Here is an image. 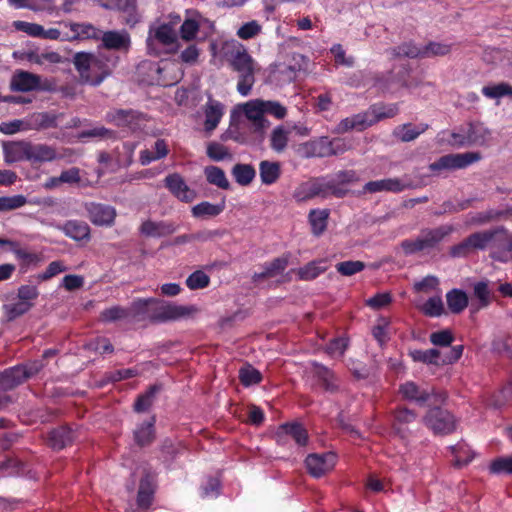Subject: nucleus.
<instances>
[{
	"label": "nucleus",
	"instance_id": "nucleus-1",
	"mask_svg": "<svg viewBox=\"0 0 512 512\" xmlns=\"http://www.w3.org/2000/svg\"><path fill=\"white\" fill-rule=\"evenodd\" d=\"M491 250V256L499 261H507L512 250V238L503 227L471 234L466 240L454 246V257L466 256L474 250Z\"/></svg>",
	"mask_w": 512,
	"mask_h": 512
},
{
	"label": "nucleus",
	"instance_id": "nucleus-2",
	"mask_svg": "<svg viewBox=\"0 0 512 512\" xmlns=\"http://www.w3.org/2000/svg\"><path fill=\"white\" fill-rule=\"evenodd\" d=\"M117 62L118 56H108L105 53L79 52L73 58L81 81L92 86L100 85L111 74Z\"/></svg>",
	"mask_w": 512,
	"mask_h": 512
},
{
	"label": "nucleus",
	"instance_id": "nucleus-3",
	"mask_svg": "<svg viewBox=\"0 0 512 512\" xmlns=\"http://www.w3.org/2000/svg\"><path fill=\"white\" fill-rule=\"evenodd\" d=\"M493 140L492 131L481 122H469L449 133L441 131L437 135L439 144L462 148L469 146L488 147Z\"/></svg>",
	"mask_w": 512,
	"mask_h": 512
},
{
	"label": "nucleus",
	"instance_id": "nucleus-4",
	"mask_svg": "<svg viewBox=\"0 0 512 512\" xmlns=\"http://www.w3.org/2000/svg\"><path fill=\"white\" fill-rule=\"evenodd\" d=\"M169 22L157 21L150 25L146 39L147 51L150 55L160 56L173 53L178 49L176 26L180 22L179 15H170Z\"/></svg>",
	"mask_w": 512,
	"mask_h": 512
},
{
	"label": "nucleus",
	"instance_id": "nucleus-5",
	"mask_svg": "<svg viewBox=\"0 0 512 512\" xmlns=\"http://www.w3.org/2000/svg\"><path fill=\"white\" fill-rule=\"evenodd\" d=\"M239 109L245 117L251 122L255 131L263 132L270 127V121L265 117L266 114L283 119L287 115V109L278 101L253 99L240 104Z\"/></svg>",
	"mask_w": 512,
	"mask_h": 512
},
{
	"label": "nucleus",
	"instance_id": "nucleus-6",
	"mask_svg": "<svg viewBox=\"0 0 512 512\" xmlns=\"http://www.w3.org/2000/svg\"><path fill=\"white\" fill-rule=\"evenodd\" d=\"M231 64L233 69L239 73L237 91L241 96L246 97L255 83L254 74L258 70V65L243 46L235 50Z\"/></svg>",
	"mask_w": 512,
	"mask_h": 512
},
{
	"label": "nucleus",
	"instance_id": "nucleus-7",
	"mask_svg": "<svg viewBox=\"0 0 512 512\" xmlns=\"http://www.w3.org/2000/svg\"><path fill=\"white\" fill-rule=\"evenodd\" d=\"M398 393L403 400L416 403L417 405L426 404L432 397L435 401H443L445 396L434 393V390L426 384H418L414 381H406L399 386Z\"/></svg>",
	"mask_w": 512,
	"mask_h": 512
},
{
	"label": "nucleus",
	"instance_id": "nucleus-8",
	"mask_svg": "<svg viewBox=\"0 0 512 512\" xmlns=\"http://www.w3.org/2000/svg\"><path fill=\"white\" fill-rule=\"evenodd\" d=\"M480 159L481 155L478 152L448 154L431 163L429 168L432 172L441 174L444 171L466 168Z\"/></svg>",
	"mask_w": 512,
	"mask_h": 512
},
{
	"label": "nucleus",
	"instance_id": "nucleus-9",
	"mask_svg": "<svg viewBox=\"0 0 512 512\" xmlns=\"http://www.w3.org/2000/svg\"><path fill=\"white\" fill-rule=\"evenodd\" d=\"M450 231L451 229L446 227L429 230L422 233L416 239L404 240L401 243V247L407 255L429 250L448 235Z\"/></svg>",
	"mask_w": 512,
	"mask_h": 512
},
{
	"label": "nucleus",
	"instance_id": "nucleus-10",
	"mask_svg": "<svg viewBox=\"0 0 512 512\" xmlns=\"http://www.w3.org/2000/svg\"><path fill=\"white\" fill-rule=\"evenodd\" d=\"M424 422L435 434H450L456 428L454 416L447 410L433 408L428 411Z\"/></svg>",
	"mask_w": 512,
	"mask_h": 512
},
{
	"label": "nucleus",
	"instance_id": "nucleus-11",
	"mask_svg": "<svg viewBox=\"0 0 512 512\" xmlns=\"http://www.w3.org/2000/svg\"><path fill=\"white\" fill-rule=\"evenodd\" d=\"M106 121L118 127L137 131L143 128L146 118L143 114L134 110L117 109L107 113Z\"/></svg>",
	"mask_w": 512,
	"mask_h": 512
},
{
	"label": "nucleus",
	"instance_id": "nucleus-12",
	"mask_svg": "<svg viewBox=\"0 0 512 512\" xmlns=\"http://www.w3.org/2000/svg\"><path fill=\"white\" fill-rule=\"evenodd\" d=\"M335 464L336 455L333 452L309 454L305 460L308 472L315 478H319L330 472Z\"/></svg>",
	"mask_w": 512,
	"mask_h": 512
},
{
	"label": "nucleus",
	"instance_id": "nucleus-13",
	"mask_svg": "<svg viewBox=\"0 0 512 512\" xmlns=\"http://www.w3.org/2000/svg\"><path fill=\"white\" fill-rule=\"evenodd\" d=\"M89 220L96 226L110 227L116 218V209L113 206L90 202L85 205Z\"/></svg>",
	"mask_w": 512,
	"mask_h": 512
},
{
	"label": "nucleus",
	"instance_id": "nucleus-14",
	"mask_svg": "<svg viewBox=\"0 0 512 512\" xmlns=\"http://www.w3.org/2000/svg\"><path fill=\"white\" fill-rule=\"evenodd\" d=\"M42 365L35 367L15 366L0 374V388L10 390L38 372Z\"/></svg>",
	"mask_w": 512,
	"mask_h": 512
},
{
	"label": "nucleus",
	"instance_id": "nucleus-15",
	"mask_svg": "<svg viewBox=\"0 0 512 512\" xmlns=\"http://www.w3.org/2000/svg\"><path fill=\"white\" fill-rule=\"evenodd\" d=\"M410 184L400 178H386L376 181H370L365 184L363 191L365 193L392 192L399 193L409 188Z\"/></svg>",
	"mask_w": 512,
	"mask_h": 512
},
{
	"label": "nucleus",
	"instance_id": "nucleus-16",
	"mask_svg": "<svg viewBox=\"0 0 512 512\" xmlns=\"http://www.w3.org/2000/svg\"><path fill=\"white\" fill-rule=\"evenodd\" d=\"M165 185L182 202H192L196 197L195 191L190 189L184 179L177 173L168 175L165 178Z\"/></svg>",
	"mask_w": 512,
	"mask_h": 512
},
{
	"label": "nucleus",
	"instance_id": "nucleus-17",
	"mask_svg": "<svg viewBox=\"0 0 512 512\" xmlns=\"http://www.w3.org/2000/svg\"><path fill=\"white\" fill-rule=\"evenodd\" d=\"M102 46L108 50L127 52L131 45L130 35L126 30L106 31L101 33Z\"/></svg>",
	"mask_w": 512,
	"mask_h": 512
},
{
	"label": "nucleus",
	"instance_id": "nucleus-18",
	"mask_svg": "<svg viewBox=\"0 0 512 512\" xmlns=\"http://www.w3.org/2000/svg\"><path fill=\"white\" fill-rule=\"evenodd\" d=\"M42 224L53 226L52 223L41 221ZM58 230H61L67 237L75 240H89L90 227L87 223L78 220H69L63 225H54Z\"/></svg>",
	"mask_w": 512,
	"mask_h": 512
},
{
	"label": "nucleus",
	"instance_id": "nucleus-19",
	"mask_svg": "<svg viewBox=\"0 0 512 512\" xmlns=\"http://www.w3.org/2000/svg\"><path fill=\"white\" fill-rule=\"evenodd\" d=\"M375 124L370 109L343 119L336 127V132L344 133L352 129L363 130Z\"/></svg>",
	"mask_w": 512,
	"mask_h": 512
},
{
	"label": "nucleus",
	"instance_id": "nucleus-20",
	"mask_svg": "<svg viewBox=\"0 0 512 512\" xmlns=\"http://www.w3.org/2000/svg\"><path fill=\"white\" fill-rule=\"evenodd\" d=\"M203 110L205 116L204 129L206 132L210 133L216 129L221 121L225 107L221 102L209 96Z\"/></svg>",
	"mask_w": 512,
	"mask_h": 512
},
{
	"label": "nucleus",
	"instance_id": "nucleus-21",
	"mask_svg": "<svg viewBox=\"0 0 512 512\" xmlns=\"http://www.w3.org/2000/svg\"><path fill=\"white\" fill-rule=\"evenodd\" d=\"M41 79L38 75L27 72L17 71L11 79L10 87L13 91L30 92L40 89Z\"/></svg>",
	"mask_w": 512,
	"mask_h": 512
},
{
	"label": "nucleus",
	"instance_id": "nucleus-22",
	"mask_svg": "<svg viewBox=\"0 0 512 512\" xmlns=\"http://www.w3.org/2000/svg\"><path fill=\"white\" fill-rule=\"evenodd\" d=\"M177 230V226L168 221H144L141 225L140 231L147 237H164L173 234Z\"/></svg>",
	"mask_w": 512,
	"mask_h": 512
},
{
	"label": "nucleus",
	"instance_id": "nucleus-23",
	"mask_svg": "<svg viewBox=\"0 0 512 512\" xmlns=\"http://www.w3.org/2000/svg\"><path fill=\"white\" fill-rule=\"evenodd\" d=\"M29 142L15 141L3 143L4 160L7 163H14L21 160H28Z\"/></svg>",
	"mask_w": 512,
	"mask_h": 512
},
{
	"label": "nucleus",
	"instance_id": "nucleus-24",
	"mask_svg": "<svg viewBox=\"0 0 512 512\" xmlns=\"http://www.w3.org/2000/svg\"><path fill=\"white\" fill-rule=\"evenodd\" d=\"M156 419L154 416H150L143 422L139 423L134 429V440L140 446L149 445L155 438V426Z\"/></svg>",
	"mask_w": 512,
	"mask_h": 512
},
{
	"label": "nucleus",
	"instance_id": "nucleus-25",
	"mask_svg": "<svg viewBox=\"0 0 512 512\" xmlns=\"http://www.w3.org/2000/svg\"><path fill=\"white\" fill-rule=\"evenodd\" d=\"M287 435L292 437L295 442L304 446L308 442V434L306 429L299 423H285L282 424L277 431V437L280 440L282 436Z\"/></svg>",
	"mask_w": 512,
	"mask_h": 512
},
{
	"label": "nucleus",
	"instance_id": "nucleus-26",
	"mask_svg": "<svg viewBox=\"0 0 512 512\" xmlns=\"http://www.w3.org/2000/svg\"><path fill=\"white\" fill-rule=\"evenodd\" d=\"M429 128L426 123L414 125L412 123H405L395 128L393 134L396 138L403 142H410L420 136Z\"/></svg>",
	"mask_w": 512,
	"mask_h": 512
},
{
	"label": "nucleus",
	"instance_id": "nucleus-27",
	"mask_svg": "<svg viewBox=\"0 0 512 512\" xmlns=\"http://www.w3.org/2000/svg\"><path fill=\"white\" fill-rule=\"evenodd\" d=\"M57 157L56 151L45 144L29 143L28 160L33 162H50Z\"/></svg>",
	"mask_w": 512,
	"mask_h": 512
},
{
	"label": "nucleus",
	"instance_id": "nucleus-28",
	"mask_svg": "<svg viewBox=\"0 0 512 512\" xmlns=\"http://www.w3.org/2000/svg\"><path fill=\"white\" fill-rule=\"evenodd\" d=\"M281 168L278 162L268 160L261 161L259 164V175L261 182L265 185L274 184L280 177Z\"/></svg>",
	"mask_w": 512,
	"mask_h": 512
},
{
	"label": "nucleus",
	"instance_id": "nucleus-29",
	"mask_svg": "<svg viewBox=\"0 0 512 512\" xmlns=\"http://www.w3.org/2000/svg\"><path fill=\"white\" fill-rule=\"evenodd\" d=\"M290 128L283 125L276 126L270 135V146L277 153L283 152L289 142Z\"/></svg>",
	"mask_w": 512,
	"mask_h": 512
},
{
	"label": "nucleus",
	"instance_id": "nucleus-30",
	"mask_svg": "<svg viewBox=\"0 0 512 512\" xmlns=\"http://www.w3.org/2000/svg\"><path fill=\"white\" fill-rule=\"evenodd\" d=\"M449 449L454 458L453 465L458 468L469 464L474 457V453L464 442H459L456 445L450 446Z\"/></svg>",
	"mask_w": 512,
	"mask_h": 512
},
{
	"label": "nucleus",
	"instance_id": "nucleus-31",
	"mask_svg": "<svg viewBox=\"0 0 512 512\" xmlns=\"http://www.w3.org/2000/svg\"><path fill=\"white\" fill-rule=\"evenodd\" d=\"M74 439L73 432L67 427L52 430L48 436V443L53 449H62Z\"/></svg>",
	"mask_w": 512,
	"mask_h": 512
},
{
	"label": "nucleus",
	"instance_id": "nucleus-32",
	"mask_svg": "<svg viewBox=\"0 0 512 512\" xmlns=\"http://www.w3.org/2000/svg\"><path fill=\"white\" fill-rule=\"evenodd\" d=\"M199 25L197 19V11L189 12L180 27V36L185 41H191L197 38L199 33Z\"/></svg>",
	"mask_w": 512,
	"mask_h": 512
},
{
	"label": "nucleus",
	"instance_id": "nucleus-33",
	"mask_svg": "<svg viewBox=\"0 0 512 512\" xmlns=\"http://www.w3.org/2000/svg\"><path fill=\"white\" fill-rule=\"evenodd\" d=\"M190 314V308L175 304H161L157 317L161 321L176 320Z\"/></svg>",
	"mask_w": 512,
	"mask_h": 512
},
{
	"label": "nucleus",
	"instance_id": "nucleus-34",
	"mask_svg": "<svg viewBox=\"0 0 512 512\" xmlns=\"http://www.w3.org/2000/svg\"><path fill=\"white\" fill-rule=\"evenodd\" d=\"M225 208L224 202L219 204H212L203 201L192 207L191 212L195 218L215 217L222 213Z\"/></svg>",
	"mask_w": 512,
	"mask_h": 512
},
{
	"label": "nucleus",
	"instance_id": "nucleus-35",
	"mask_svg": "<svg viewBox=\"0 0 512 512\" xmlns=\"http://www.w3.org/2000/svg\"><path fill=\"white\" fill-rule=\"evenodd\" d=\"M328 217L329 211L327 209H314L310 211L309 222L314 235L319 236L325 231Z\"/></svg>",
	"mask_w": 512,
	"mask_h": 512
},
{
	"label": "nucleus",
	"instance_id": "nucleus-36",
	"mask_svg": "<svg viewBox=\"0 0 512 512\" xmlns=\"http://www.w3.org/2000/svg\"><path fill=\"white\" fill-rule=\"evenodd\" d=\"M448 308L453 313L462 312L468 305L467 294L460 289H452L446 294Z\"/></svg>",
	"mask_w": 512,
	"mask_h": 512
},
{
	"label": "nucleus",
	"instance_id": "nucleus-37",
	"mask_svg": "<svg viewBox=\"0 0 512 512\" xmlns=\"http://www.w3.org/2000/svg\"><path fill=\"white\" fill-rule=\"evenodd\" d=\"M231 173L235 181L242 186L249 185L256 176V171L250 164H236Z\"/></svg>",
	"mask_w": 512,
	"mask_h": 512
},
{
	"label": "nucleus",
	"instance_id": "nucleus-38",
	"mask_svg": "<svg viewBox=\"0 0 512 512\" xmlns=\"http://www.w3.org/2000/svg\"><path fill=\"white\" fill-rule=\"evenodd\" d=\"M64 27H68V24H64ZM69 27L71 30V33H69L70 40L100 37V31L90 24L71 23Z\"/></svg>",
	"mask_w": 512,
	"mask_h": 512
},
{
	"label": "nucleus",
	"instance_id": "nucleus-39",
	"mask_svg": "<svg viewBox=\"0 0 512 512\" xmlns=\"http://www.w3.org/2000/svg\"><path fill=\"white\" fill-rule=\"evenodd\" d=\"M28 61L32 64L47 68L50 65L60 63L62 58L54 51H45L41 53L32 52L28 55Z\"/></svg>",
	"mask_w": 512,
	"mask_h": 512
},
{
	"label": "nucleus",
	"instance_id": "nucleus-40",
	"mask_svg": "<svg viewBox=\"0 0 512 512\" xmlns=\"http://www.w3.org/2000/svg\"><path fill=\"white\" fill-rule=\"evenodd\" d=\"M416 420V414L407 408H399L394 413L393 428L403 437L405 426Z\"/></svg>",
	"mask_w": 512,
	"mask_h": 512
},
{
	"label": "nucleus",
	"instance_id": "nucleus-41",
	"mask_svg": "<svg viewBox=\"0 0 512 512\" xmlns=\"http://www.w3.org/2000/svg\"><path fill=\"white\" fill-rule=\"evenodd\" d=\"M369 109L372 117H375V123L383 119L392 118L399 113V106L396 103H378L372 105Z\"/></svg>",
	"mask_w": 512,
	"mask_h": 512
},
{
	"label": "nucleus",
	"instance_id": "nucleus-42",
	"mask_svg": "<svg viewBox=\"0 0 512 512\" xmlns=\"http://www.w3.org/2000/svg\"><path fill=\"white\" fill-rule=\"evenodd\" d=\"M31 308L32 307L28 302L21 300L17 296L10 302L6 303L3 307L4 312L9 320L16 319L17 317L27 313Z\"/></svg>",
	"mask_w": 512,
	"mask_h": 512
},
{
	"label": "nucleus",
	"instance_id": "nucleus-43",
	"mask_svg": "<svg viewBox=\"0 0 512 512\" xmlns=\"http://www.w3.org/2000/svg\"><path fill=\"white\" fill-rule=\"evenodd\" d=\"M326 269L327 263L325 260L312 261L298 270V276L301 280H312Z\"/></svg>",
	"mask_w": 512,
	"mask_h": 512
},
{
	"label": "nucleus",
	"instance_id": "nucleus-44",
	"mask_svg": "<svg viewBox=\"0 0 512 512\" xmlns=\"http://www.w3.org/2000/svg\"><path fill=\"white\" fill-rule=\"evenodd\" d=\"M207 181L221 189H228L230 183L224 171L217 166H208L204 170Z\"/></svg>",
	"mask_w": 512,
	"mask_h": 512
},
{
	"label": "nucleus",
	"instance_id": "nucleus-45",
	"mask_svg": "<svg viewBox=\"0 0 512 512\" xmlns=\"http://www.w3.org/2000/svg\"><path fill=\"white\" fill-rule=\"evenodd\" d=\"M288 260L285 257H279L274 259L273 261L266 263L263 267V271L259 274H255L256 279L265 278V277H273L278 274H281L287 267Z\"/></svg>",
	"mask_w": 512,
	"mask_h": 512
},
{
	"label": "nucleus",
	"instance_id": "nucleus-46",
	"mask_svg": "<svg viewBox=\"0 0 512 512\" xmlns=\"http://www.w3.org/2000/svg\"><path fill=\"white\" fill-rule=\"evenodd\" d=\"M4 245L11 246L16 258L20 260L24 265L37 264L40 261V258L37 254L28 252L25 249L15 248L14 242L0 238V247Z\"/></svg>",
	"mask_w": 512,
	"mask_h": 512
},
{
	"label": "nucleus",
	"instance_id": "nucleus-47",
	"mask_svg": "<svg viewBox=\"0 0 512 512\" xmlns=\"http://www.w3.org/2000/svg\"><path fill=\"white\" fill-rule=\"evenodd\" d=\"M28 126L29 129H46L56 127V116L48 112L33 114L30 117V122L28 123Z\"/></svg>",
	"mask_w": 512,
	"mask_h": 512
},
{
	"label": "nucleus",
	"instance_id": "nucleus-48",
	"mask_svg": "<svg viewBox=\"0 0 512 512\" xmlns=\"http://www.w3.org/2000/svg\"><path fill=\"white\" fill-rule=\"evenodd\" d=\"M312 366L314 374L322 382L326 390L333 391L336 389L337 385L335 383L334 375L328 368L316 362H313Z\"/></svg>",
	"mask_w": 512,
	"mask_h": 512
},
{
	"label": "nucleus",
	"instance_id": "nucleus-49",
	"mask_svg": "<svg viewBox=\"0 0 512 512\" xmlns=\"http://www.w3.org/2000/svg\"><path fill=\"white\" fill-rule=\"evenodd\" d=\"M390 55L394 58L398 57H408V58H416L422 57V47L416 46L412 42L403 43L398 47L392 48L389 51Z\"/></svg>",
	"mask_w": 512,
	"mask_h": 512
},
{
	"label": "nucleus",
	"instance_id": "nucleus-50",
	"mask_svg": "<svg viewBox=\"0 0 512 512\" xmlns=\"http://www.w3.org/2000/svg\"><path fill=\"white\" fill-rule=\"evenodd\" d=\"M482 94L490 99H500L505 96L512 97V86L508 83H498L496 85L484 86Z\"/></svg>",
	"mask_w": 512,
	"mask_h": 512
},
{
	"label": "nucleus",
	"instance_id": "nucleus-51",
	"mask_svg": "<svg viewBox=\"0 0 512 512\" xmlns=\"http://www.w3.org/2000/svg\"><path fill=\"white\" fill-rule=\"evenodd\" d=\"M444 309L442 297L437 293L434 297L429 298L423 305L422 311L430 317H438L442 314Z\"/></svg>",
	"mask_w": 512,
	"mask_h": 512
},
{
	"label": "nucleus",
	"instance_id": "nucleus-52",
	"mask_svg": "<svg viewBox=\"0 0 512 512\" xmlns=\"http://www.w3.org/2000/svg\"><path fill=\"white\" fill-rule=\"evenodd\" d=\"M153 488L151 483L147 478L143 479L140 483L138 496H137V503L139 507L147 508L152 502L153 498Z\"/></svg>",
	"mask_w": 512,
	"mask_h": 512
},
{
	"label": "nucleus",
	"instance_id": "nucleus-53",
	"mask_svg": "<svg viewBox=\"0 0 512 512\" xmlns=\"http://www.w3.org/2000/svg\"><path fill=\"white\" fill-rule=\"evenodd\" d=\"M27 203L24 195H12L0 197V212L10 211L23 207Z\"/></svg>",
	"mask_w": 512,
	"mask_h": 512
},
{
	"label": "nucleus",
	"instance_id": "nucleus-54",
	"mask_svg": "<svg viewBox=\"0 0 512 512\" xmlns=\"http://www.w3.org/2000/svg\"><path fill=\"white\" fill-rule=\"evenodd\" d=\"M411 356L415 361H420L427 364H439L440 352L437 349L428 350H415L411 352Z\"/></svg>",
	"mask_w": 512,
	"mask_h": 512
},
{
	"label": "nucleus",
	"instance_id": "nucleus-55",
	"mask_svg": "<svg viewBox=\"0 0 512 512\" xmlns=\"http://www.w3.org/2000/svg\"><path fill=\"white\" fill-rule=\"evenodd\" d=\"M239 379L244 386L254 385L261 381V373L251 365H246L239 370Z\"/></svg>",
	"mask_w": 512,
	"mask_h": 512
},
{
	"label": "nucleus",
	"instance_id": "nucleus-56",
	"mask_svg": "<svg viewBox=\"0 0 512 512\" xmlns=\"http://www.w3.org/2000/svg\"><path fill=\"white\" fill-rule=\"evenodd\" d=\"M451 51V46L446 43L430 42L422 47V57L444 56Z\"/></svg>",
	"mask_w": 512,
	"mask_h": 512
},
{
	"label": "nucleus",
	"instance_id": "nucleus-57",
	"mask_svg": "<svg viewBox=\"0 0 512 512\" xmlns=\"http://www.w3.org/2000/svg\"><path fill=\"white\" fill-rule=\"evenodd\" d=\"M209 276L201 271H195L186 279V285L191 290L203 289L209 285Z\"/></svg>",
	"mask_w": 512,
	"mask_h": 512
},
{
	"label": "nucleus",
	"instance_id": "nucleus-58",
	"mask_svg": "<svg viewBox=\"0 0 512 512\" xmlns=\"http://www.w3.org/2000/svg\"><path fill=\"white\" fill-rule=\"evenodd\" d=\"M489 470L493 474H512V456L499 457L493 460Z\"/></svg>",
	"mask_w": 512,
	"mask_h": 512
},
{
	"label": "nucleus",
	"instance_id": "nucleus-59",
	"mask_svg": "<svg viewBox=\"0 0 512 512\" xmlns=\"http://www.w3.org/2000/svg\"><path fill=\"white\" fill-rule=\"evenodd\" d=\"M348 347V339L345 337L335 338L326 347V353L332 358L342 357Z\"/></svg>",
	"mask_w": 512,
	"mask_h": 512
},
{
	"label": "nucleus",
	"instance_id": "nucleus-60",
	"mask_svg": "<svg viewBox=\"0 0 512 512\" xmlns=\"http://www.w3.org/2000/svg\"><path fill=\"white\" fill-rule=\"evenodd\" d=\"M261 32V25L256 21L252 20L241 25L237 30V36L240 39L248 40Z\"/></svg>",
	"mask_w": 512,
	"mask_h": 512
},
{
	"label": "nucleus",
	"instance_id": "nucleus-61",
	"mask_svg": "<svg viewBox=\"0 0 512 512\" xmlns=\"http://www.w3.org/2000/svg\"><path fill=\"white\" fill-rule=\"evenodd\" d=\"M365 268L362 261H344L336 265L337 271L344 276H352Z\"/></svg>",
	"mask_w": 512,
	"mask_h": 512
},
{
	"label": "nucleus",
	"instance_id": "nucleus-62",
	"mask_svg": "<svg viewBox=\"0 0 512 512\" xmlns=\"http://www.w3.org/2000/svg\"><path fill=\"white\" fill-rule=\"evenodd\" d=\"M207 155L214 161H222L231 157L228 149L224 145L217 142H211L208 144Z\"/></svg>",
	"mask_w": 512,
	"mask_h": 512
},
{
	"label": "nucleus",
	"instance_id": "nucleus-63",
	"mask_svg": "<svg viewBox=\"0 0 512 512\" xmlns=\"http://www.w3.org/2000/svg\"><path fill=\"white\" fill-rule=\"evenodd\" d=\"M13 27L31 37L40 38L42 33V25L36 23L17 20L13 22Z\"/></svg>",
	"mask_w": 512,
	"mask_h": 512
},
{
	"label": "nucleus",
	"instance_id": "nucleus-64",
	"mask_svg": "<svg viewBox=\"0 0 512 512\" xmlns=\"http://www.w3.org/2000/svg\"><path fill=\"white\" fill-rule=\"evenodd\" d=\"M318 188L313 183H303L294 192L293 197L296 201L302 202L317 195Z\"/></svg>",
	"mask_w": 512,
	"mask_h": 512
}]
</instances>
